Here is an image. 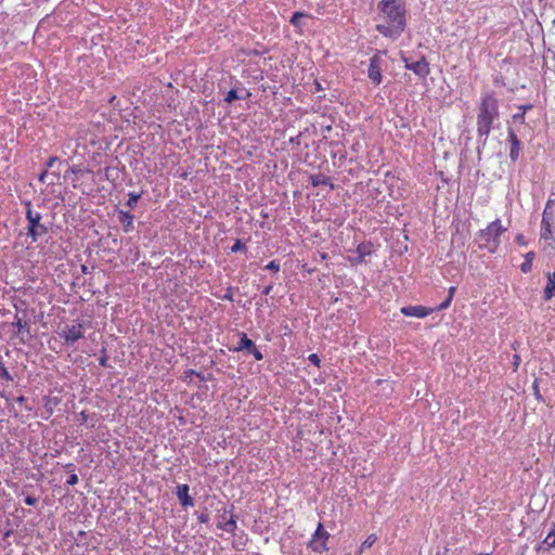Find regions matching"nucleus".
Returning <instances> with one entry per match:
<instances>
[{
    "label": "nucleus",
    "instance_id": "obj_1",
    "mask_svg": "<svg viewBox=\"0 0 555 555\" xmlns=\"http://www.w3.org/2000/svg\"><path fill=\"white\" fill-rule=\"evenodd\" d=\"M386 24L376 25V30L385 37L401 35L406 26V9L403 0H380L377 5Z\"/></svg>",
    "mask_w": 555,
    "mask_h": 555
},
{
    "label": "nucleus",
    "instance_id": "obj_2",
    "mask_svg": "<svg viewBox=\"0 0 555 555\" xmlns=\"http://www.w3.org/2000/svg\"><path fill=\"white\" fill-rule=\"evenodd\" d=\"M499 117L498 101L492 93L483 94L478 106L477 132L488 137L494 120Z\"/></svg>",
    "mask_w": 555,
    "mask_h": 555
},
{
    "label": "nucleus",
    "instance_id": "obj_3",
    "mask_svg": "<svg viewBox=\"0 0 555 555\" xmlns=\"http://www.w3.org/2000/svg\"><path fill=\"white\" fill-rule=\"evenodd\" d=\"M507 230L503 227L501 219H495L490 222L485 229H481L476 234V242L480 249H485L490 254L498 251L501 241V235Z\"/></svg>",
    "mask_w": 555,
    "mask_h": 555
},
{
    "label": "nucleus",
    "instance_id": "obj_4",
    "mask_svg": "<svg viewBox=\"0 0 555 555\" xmlns=\"http://www.w3.org/2000/svg\"><path fill=\"white\" fill-rule=\"evenodd\" d=\"M541 240L555 249V201H547L542 216Z\"/></svg>",
    "mask_w": 555,
    "mask_h": 555
},
{
    "label": "nucleus",
    "instance_id": "obj_5",
    "mask_svg": "<svg viewBox=\"0 0 555 555\" xmlns=\"http://www.w3.org/2000/svg\"><path fill=\"white\" fill-rule=\"evenodd\" d=\"M26 206V220H27V235L31 237L33 242H37L39 237L48 233V228L41 223L42 216L39 211L33 209L30 202Z\"/></svg>",
    "mask_w": 555,
    "mask_h": 555
},
{
    "label": "nucleus",
    "instance_id": "obj_6",
    "mask_svg": "<svg viewBox=\"0 0 555 555\" xmlns=\"http://www.w3.org/2000/svg\"><path fill=\"white\" fill-rule=\"evenodd\" d=\"M59 336L64 339L66 345H74L83 337V324L80 321L65 324L59 332Z\"/></svg>",
    "mask_w": 555,
    "mask_h": 555
},
{
    "label": "nucleus",
    "instance_id": "obj_7",
    "mask_svg": "<svg viewBox=\"0 0 555 555\" xmlns=\"http://www.w3.org/2000/svg\"><path fill=\"white\" fill-rule=\"evenodd\" d=\"M328 539L330 533L324 529L323 525L319 522L314 533L312 534L310 541L308 542V547L315 553H324L328 550Z\"/></svg>",
    "mask_w": 555,
    "mask_h": 555
},
{
    "label": "nucleus",
    "instance_id": "obj_8",
    "mask_svg": "<svg viewBox=\"0 0 555 555\" xmlns=\"http://www.w3.org/2000/svg\"><path fill=\"white\" fill-rule=\"evenodd\" d=\"M374 251V245L371 242H362L360 243L354 253V256L348 257V261L352 266L361 264L365 261V257L370 256Z\"/></svg>",
    "mask_w": 555,
    "mask_h": 555
},
{
    "label": "nucleus",
    "instance_id": "obj_9",
    "mask_svg": "<svg viewBox=\"0 0 555 555\" xmlns=\"http://www.w3.org/2000/svg\"><path fill=\"white\" fill-rule=\"evenodd\" d=\"M405 64V68L412 70L418 77L425 78L429 75L430 68L429 63L423 56L415 62H409L406 59L403 60Z\"/></svg>",
    "mask_w": 555,
    "mask_h": 555
},
{
    "label": "nucleus",
    "instance_id": "obj_10",
    "mask_svg": "<svg viewBox=\"0 0 555 555\" xmlns=\"http://www.w3.org/2000/svg\"><path fill=\"white\" fill-rule=\"evenodd\" d=\"M435 311L434 308L424 306H404L400 309V312L405 317L426 318Z\"/></svg>",
    "mask_w": 555,
    "mask_h": 555
},
{
    "label": "nucleus",
    "instance_id": "obj_11",
    "mask_svg": "<svg viewBox=\"0 0 555 555\" xmlns=\"http://www.w3.org/2000/svg\"><path fill=\"white\" fill-rule=\"evenodd\" d=\"M367 75L373 83L379 85L382 82L380 60L377 55L371 57Z\"/></svg>",
    "mask_w": 555,
    "mask_h": 555
},
{
    "label": "nucleus",
    "instance_id": "obj_12",
    "mask_svg": "<svg viewBox=\"0 0 555 555\" xmlns=\"http://www.w3.org/2000/svg\"><path fill=\"white\" fill-rule=\"evenodd\" d=\"M220 520L217 524V527L225 532L234 533L236 530V517L230 512V517L227 518V511L223 512V514L220 516Z\"/></svg>",
    "mask_w": 555,
    "mask_h": 555
},
{
    "label": "nucleus",
    "instance_id": "obj_13",
    "mask_svg": "<svg viewBox=\"0 0 555 555\" xmlns=\"http://www.w3.org/2000/svg\"><path fill=\"white\" fill-rule=\"evenodd\" d=\"M189 491H190V488L188 485H179L177 487V491H176V494L180 501V504L182 507L186 508V507H192L194 506V500L193 498L189 494Z\"/></svg>",
    "mask_w": 555,
    "mask_h": 555
},
{
    "label": "nucleus",
    "instance_id": "obj_14",
    "mask_svg": "<svg viewBox=\"0 0 555 555\" xmlns=\"http://www.w3.org/2000/svg\"><path fill=\"white\" fill-rule=\"evenodd\" d=\"M508 139L511 142L509 156H511L512 160H516L519 157L520 141L518 140L516 133L513 130L508 131Z\"/></svg>",
    "mask_w": 555,
    "mask_h": 555
},
{
    "label": "nucleus",
    "instance_id": "obj_15",
    "mask_svg": "<svg viewBox=\"0 0 555 555\" xmlns=\"http://www.w3.org/2000/svg\"><path fill=\"white\" fill-rule=\"evenodd\" d=\"M309 180H310V183L313 186L327 185L331 189H334V184L332 182V179L330 177L325 176V175H322V173L311 175L309 177Z\"/></svg>",
    "mask_w": 555,
    "mask_h": 555
},
{
    "label": "nucleus",
    "instance_id": "obj_16",
    "mask_svg": "<svg viewBox=\"0 0 555 555\" xmlns=\"http://www.w3.org/2000/svg\"><path fill=\"white\" fill-rule=\"evenodd\" d=\"M555 297V272L547 273V282L544 288V299L551 300Z\"/></svg>",
    "mask_w": 555,
    "mask_h": 555
},
{
    "label": "nucleus",
    "instance_id": "obj_17",
    "mask_svg": "<svg viewBox=\"0 0 555 555\" xmlns=\"http://www.w3.org/2000/svg\"><path fill=\"white\" fill-rule=\"evenodd\" d=\"M255 346V343L245 333H242L238 346L234 350H247L249 352Z\"/></svg>",
    "mask_w": 555,
    "mask_h": 555
},
{
    "label": "nucleus",
    "instance_id": "obj_18",
    "mask_svg": "<svg viewBox=\"0 0 555 555\" xmlns=\"http://www.w3.org/2000/svg\"><path fill=\"white\" fill-rule=\"evenodd\" d=\"M119 221L122 223L126 232L130 231L133 224V216L128 211H120Z\"/></svg>",
    "mask_w": 555,
    "mask_h": 555
},
{
    "label": "nucleus",
    "instance_id": "obj_19",
    "mask_svg": "<svg viewBox=\"0 0 555 555\" xmlns=\"http://www.w3.org/2000/svg\"><path fill=\"white\" fill-rule=\"evenodd\" d=\"M533 108V105L532 104H528V105H519L518 106V113H516L514 116H513V119L517 122H520V124H525V115H526V112L527 111H530Z\"/></svg>",
    "mask_w": 555,
    "mask_h": 555
},
{
    "label": "nucleus",
    "instance_id": "obj_20",
    "mask_svg": "<svg viewBox=\"0 0 555 555\" xmlns=\"http://www.w3.org/2000/svg\"><path fill=\"white\" fill-rule=\"evenodd\" d=\"M534 257H535V254L533 251H529L526 254L525 261L520 266V270L524 273H528L531 271Z\"/></svg>",
    "mask_w": 555,
    "mask_h": 555
},
{
    "label": "nucleus",
    "instance_id": "obj_21",
    "mask_svg": "<svg viewBox=\"0 0 555 555\" xmlns=\"http://www.w3.org/2000/svg\"><path fill=\"white\" fill-rule=\"evenodd\" d=\"M376 541L377 535L375 533L369 534L359 547L358 555H361L366 548H370Z\"/></svg>",
    "mask_w": 555,
    "mask_h": 555
},
{
    "label": "nucleus",
    "instance_id": "obj_22",
    "mask_svg": "<svg viewBox=\"0 0 555 555\" xmlns=\"http://www.w3.org/2000/svg\"><path fill=\"white\" fill-rule=\"evenodd\" d=\"M193 376H197L202 380H206V378L201 373H198V372H196V371H194L192 369H189V370L184 371L183 375L181 376V379L184 383H191Z\"/></svg>",
    "mask_w": 555,
    "mask_h": 555
},
{
    "label": "nucleus",
    "instance_id": "obj_23",
    "mask_svg": "<svg viewBox=\"0 0 555 555\" xmlns=\"http://www.w3.org/2000/svg\"><path fill=\"white\" fill-rule=\"evenodd\" d=\"M0 378L3 379V380H7V382L13 380L12 375L10 374L8 369L5 367V364H4L2 356H0Z\"/></svg>",
    "mask_w": 555,
    "mask_h": 555
},
{
    "label": "nucleus",
    "instance_id": "obj_24",
    "mask_svg": "<svg viewBox=\"0 0 555 555\" xmlns=\"http://www.w3.org/2000/svg\"><path fill=\"white\" fill-rule=\"evenodd\" d=\"M305 16H307V15H306L305 13H302V12H295V13L293 14V16L291 17V21H289V22H291V24H292L293 26H295V27H300V26H301V22H300V20H301L302 17H305Z\"/></svg>",
    "mask_w": 555,
    "mask_h": 555
},
{
    "label": "nucleus",
    "instance_id": "obj_25",
    "mask_svg": "<svg viewBox=\"0 0 555 555\" xmlns=\"http://www.w3.org/2000/svg\"><path fill=\"white\" fill-rule=\"evenodd\" d=\"M128 196H129V198H128V202H127V206L129 208H133L137 205L138 201L140 199L141 194L140 193L130 192Z\"/></svg>",
    "mask_w": 555,
    "mask_h": 555
},
{
    "label": "nucleus",
    "instance_id": "obj_26",
    "mask_svg": "<svg viewBox=\"0 0 555 555\" xmlns=\"http://www.w3.org/2000/svg\"><path fill=\"white\" fill-rule=\"evenodd\" d=\"M542 544L545 545L546 551L554 548L555 547V535L553 533H548Z\"/></svg>",
    "mask_w": 555,
    "mask_h": 555
},
{
    "label": "nucleus",
    "instance_id": "obj_27",
    "mask_svg": "<svg viewBox=\"0 0 555 555\" xmlns=\"http://www.w3.org/2000/svg\"><path fill=\"white\" fill-rule=\"evenodd\" d=\"M236 99H238L237 91L235 89H231L227 93V95L224 98V101L228 102V103H232Z\"/></svg>",
    "mask_w": 555,
    "mask_h": 555
},
{
    "label": "nucleus",
    "instance_id": "obj_28",
    "mask_svg": "<svg viewBox=\"0 0 555 555\" xmlns=\"http://www.w3.org/2000/svg\"><path fill=\"white\" fill-rule=\"evenodd\" d=\"M245 249H246V247L241 240H236L235 243L231 247L232 253H237L240 250H245Z\"/></svg>",
    "mask_w": 555,
    "mask_h": 555
},
{
    "label": "nucleus",
    "instance_id": "obj_29",
    "mask_svg": "<svg viewBox=\"0 0 555 555\" xmlns=\"http://www.w3.org/2000/svg\"><path fill=\"white\" fill-rule=\"evenodd\" d=\"M267 270H271V271H274V272H279L280 271V263L279 261L276 260H272L270 261L266 267H264Z\"/></svg>",
    "mask_w": 555,
    "mask_h": 555
},
{
    "label": "nucleus",
    "instance_id": "obj_30",
    "mask_svg": "<svg viewBox=\"0 0 555 555\" xmlns=\"http://www.w3.org/2000/svg\"><path fill=\"white\" fill-rule=\"evenodd\" d=\"M451 302H452V299L447 297L446 300H443L435 310H437V311L444 310L450 307Z\"/></svg>",
    "mask_w": 555,
    "mask_h": 555
},
{
    "label": "nucleus",
    "instance_id": "obj_31",
    "mask_svg": "<svg viewBox=\"0 0 555 555\" xmlns=\"http://www.w3.org/2000/svg\"><path fill=\"white\" fill-rule=\"evenodd\" d=\"M69 170H70V172H73L75 175H83V173L91 172V170H89V169H81L80 167H77V166H73Z\"/></svg>",
    "mask_w": 555,
    "mask_h": 555
},
{
    "label": "nucleus",
    "instance_id": "obj_32",
    "mask_svg": "<svg viewBox=\"0 0 555 555\" xmlns=\"http://www.w3.org/2000/svg\"><path fill=\"white\" fill-rule=\"evenodd\" d=\"M308 360L315 366L320 367L321 360L317 353L309 354Z\"/></svg>",
    "mask_w": 555,
    "mask_h": 555
},
{
    "label": "nucleus",
    "instance_id": "obj_33",
    "mask_svg": "<svg viewBox=\"0 0 555 555\" xmlns=\"http://www.w3.org/2000/svg\"><path fill=\"white\" fill-rule=\"evenodd\" d=\"M521 363V358L519 354L515 353L513 357V370L516 372Z\"/></svg>",
    "mask_w": 555,
    "mask_h": 555
},
{
    "label": "nucleus",
    "instance_id": "obj_34",
    "mask_svg": "<svg viewBox=\"0 0 555 555\" xmlns=\"http://www.w3.org/2000/svg\"><path fill=\"white\" fill-rule=\"evenodd\" d=\"M249 353H251L257 361L262 360V358H263L262 353L258 350L257 346H255L249 351Z\"/></svg>",
    "mask_w": 555,
    "mask_h": 555
},
{
    "label": "nucleus",
    "instance_id": "obj_35",
    "mask_svg": "<svg viewBox=\"0 0 555 555\" xmlns=\"http://www.w3.org/2000/svg\"><path fill=\"white\" fill-rule=\"evenodd\" d=\"M66 483H67L68 486H75V485H77V483H78V476H77L76 474H72V475L68 477V479H67Z\"/></svg>",
    "mask_w": 555,
    "mask_h": 555
},
{
    "label": "nucleus",
    "instance_id": "obj_36",
    "mask_svg": "<svg viewBox=\"0 0 555 555\" xmlns=\"http://www.w3.org/2000/svg\"><path fill=\"white\" fill-rule=\"evenodd\" d=\"M37 502H38V500L35 496H33V495H27L25 498V504L26 505L34 506V505L37 504Z\"/></svg>",
    "mask_w": 555,
    "mask_h": 555
},
{
    "label": "nucleus",
    "instance_id": "obj_37",
    "mask_svg": "<svg viewBox=\"0 0 555 555\" xmlns=\"http://www.w3.org/2000/svg\"><path fill=\"white\" fill-rule=\"evenodd\" d=\"M515 242L520 245V246H526L527 245V242H526V238L524 236V234H517L516 237H515Z\"/></svg>",
    "mask_w": 555,
    "mask_h": 555
},
{
    "label": "nucleus",
    "instance_id": "obj_38",
    "mask_svg": "<svg viewBox=\"0 0 555 555\" xmlns=\"http://www.w3.org/2000/svg\"><path fill=\"white\" fill-rule=\"evenodd\" d=\"M197 519L199 522L207 524L209 521V515L207 513H201Z\"/></svg>",
    "mask_w": 555,
    "mask_h": 555
},
{
    "label": "nucleus",
    "instance_id": "obj_39",
    "mask_svg": "<svg viewBox=\"0 0 555 555\" xmlns=\"http://www.w3.org/2000/svg\"><path fill=\"white\" fill-rule=\"evenodd\" d=\"M455 291H456V288H455L454 286H451V287L448 289V298H451V299L453 300V297H454Z\"/></svg>",
    "mask_w": 555,
    "mask_h": 555
},
{
    "label": "nucleus",
    "instance_id": "obj_40",
    "mask_svg": "<svg viewBox=\"0 0 555 555\" xmlns=\"http://www.w3.org/2000/svg\"><path fill=\"white\" fill-rule=\"evenodd\" d=\"M272 288H273V285H269V286H267V287L262 291V294H263V295H269V294L271 293Z\"/></svg>",
    "mask_w": 555,
    "mask_h": 555
},
{
    "label": "nucleus",
    "instance_id": "obj_41",
    "mask_svg": "<svg viewBox=\"0 0 555 555\" xmlns=\"http://www.w3.org/2000/svg\"><path fill=\"white\" fill-rule=\"evenodd\" d=\"M100 364L102 366H107V358L106 357H102L100 358Z\"/></svg>",
    "mask_w": 555,
    "mask_h": 555
},
{
    "label": "nucleus",
    "instance_id": "obj_42",
    "mask_svg": "<svg viewBox=\"0 0 555 555\" xmlns=\"http://www.w3.org/2000/svg\"><path fill=\"white\" fill-rule=\"evenodd\" d=\"M246 55H260V53L256 50H251L245 53Z\"/></svg>",
    "mask_w": 555,
    "mask_h": 555
},
{
    "label": "nucleus",
    "instance_id": "obj_43",
    "mask_svg": "<svg viewBox=\"0 0 555 555\" xmlns=\"http://www.w3.org/2000/svg\"><path fill=\"white\" fill-rule=\"evenodd\" d=\"M47 176V170H44L40 176H39V181L40 182H44V178Z\"/></svg>",
    "mask_w": 555,
    "mask_h": 555
},
{
    "label": "nucleus",
    "instance_id": "obj_44",
    "mask_svg": "<svg viewBox=\"0 0 555 555\" xmlns=\"http://www.w3.org/2000/svg\"><path fill=\"white\" fill-rule=\"evenodd\" d=\"M55 160H56V157H51V158L48 160L47 166H48V167H51Z\"/></svg>",
    "mask_w": 555,
    "mask_h": 555
},
{
    "label": "nucleus",
    "instance_id": "obj_45",
    "mask_svg": "<svg viewBox=\"0 0 555 555\" xmlns=\"http://www.w3.org/2000/svg\"><path fill=\"white\" fill-rule=\"evenodd\" d=\"M224 299L233 300V298H232V294H231L230 289H229V291H228V293L224 295Z\"/></svg>",
    "mask_w": 555,
    "mask_h": 555
},
{
    "label": "nucleus",
    "instance_id": "obj_46",
    "mask_svg": "<svg viewBox=\"0 0 555 555\" xmlns=\"http://www.w3.org/2000/svg\"><path fill=\"white\" fill-rule=\"evenodd\" d=\"M65 468H66V469H69V470H72V472H73V470L75 469V465H74V464H72V463H69V464H67V465L65 466Z\"/></svg>",
    "mask_w": 555,
    "mask_h": 555
},
{
    "label": "nucleus",
    "instance_id": "obj_47",
    "mask_svg": "<svg viewBox=\"0 0 555 555\" xmlns=\"http://www.w3.org/2000/svg\"><path fill=\"white\" fill-rule=\"evenodd\" d=\"M548 533H553L555 535V524L553 525V527Z\"/></svg>",
    "mask_w": 555,
    "mask_h": 555
},
{
    "label": "nucleus",
    "instance_id": "obj_48",
    "mask_svg": "<svg viewBox=\"0 0 555 555\" xmlns=\"http://www.w3.org/2000/svg\"><path fill=\"white\" fill-rule=\"evenodd\" d=\"M18 401H20V402H23V401H24V397H20V398H18Z\"/></svg>",
    "mask_w": 555,
    "mask_h": 555
}]
</instances>
